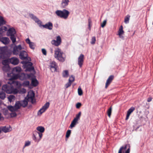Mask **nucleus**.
<instances>
[{"label":"nucleus","instance_id":"1","mask_svg":"<svg viewBox=\"0 0 153 153\" xmlns=\"http://www.w3.org/2000/svg\"><path fill=\"white\" fill-rule=\"evenodd\" d=\"M55 58L61 62H63L65 60V56L63 52L59 48H57L55 51Z\"/></svg>","mask_w":153,"mask_h":153},{"label":"nucleus","instance_id":"2","mask_svg":"<svg viewBox=\"0 0 153 153\" xmlns=\"http://www.w3.org/2000/svg\"><path fill=\"white\" fill-rule=\"evenodd\" d=\"M2 89L7 94L13 93L16 94L17 92L16 89L14 88L13 86L10 84H6L2 86Z\"/></svg>","mask_w":153,"mask_h":153},{"label":"nucleus","instance_id":"3","mask_svg":"<svg viewBox=\"0 0 153 153\" xmlns=\"http://www.w3.org/2000/svg\"><path fill=\"white\" fill-rule=\"evenodd\" d=\"M32 75H33L31 74H28L23 73L13 74V75L11 77V79H19L21 80H23L27 79H30Z\"/></svg>","mask_w":153,"mask_h":153},{"label":"nucleus","instance_id":"4","mask_svg":"<svg viewBox=\"0 0 153 153\" xmlns=\"http://www.w3.org/2000/svg\"><path fill=\"white\" fill-rule=\"evenodd\" d=\"M7 27L5 26L2 27L0 28V41L5 45L8 44L10 42L9 39L7 37L1 38V34L3 32L7 31Z\"/></svg>","mask_w":153,"mask_h":153},{"label":"nucleus","instance_id":"5","mask_svg":"<svg viewBox=\"0 0 153 153\" xmlns=\"http://www.w3.org/2000/svg\"><path fill=\"white\" fill-rule=\"evenodd\" d=\"M55 13L58 16L66 19L68 18L70 13L68 10L64 9L62 10H57L55 12Z\"/></svg>","mask_w":153,"mask_h":153},{"label":"nucleus","instance_id":"6","mask_svg":"<svg viewBox=\"0 0 153 153\" xmlns=\"http://www.w3.org/2000/svg\"><path fill=\"white\" fill-rule=\"evenodd\" d=\"M42 133H39L36 131H34L33 134V140L35 142L38 143L41 140L42 136Z\"/></svg>","mask_w":153,"mask_h":153},{"label":"nucleus","instance_id":"7","mask_svg":"<svg viewBox=\"0 0 153 153\" xmlns=\"http://www.w3.org/2000/svg\"><path fill=\"white\" fill-rule=\"evenodd\" d=\"M130 146L129 144H126L121 146L120 149L118 153H129Z\"/></svg>","mask_w":153,"mask_h":153},{"label":"nucleus","instance_id":"8","mask_svg":"<svg viewBox=\"0 0 153 153\" xmlns=\"http://www.w3.org/2000/svg\"><path fill=\"white\" fill-rule=\"evenodd\" d=\"M22 63L24 65V68H26V71H30L34 70V68L32 66V63L31 62L23 61Z\"/></svg>","mask_w":153,"mask_h":153},{"label":"nucleus","instance_id":"9","mask_svg":"<svg viewBox=\"0 0 153 153\" xmlns=\"http://www.w3.org/2000/svg\"><path fill=\"white\" fill-rule=\"evenodd\" d=\"M11 79V78L9 79V81L7 82L8 84H10L13 86H14L16 88L20 87L21 84L19 82L15 80V79Z\"/></svg>","mask_w":153,"mask_h":153},{"label":"nucleus","instance_id":"10","mask_svg":"<svg viewBox=\"0 0 153 153\" xmlns=\"http://www.w3.org/2000/svg\"><path fill=\"white\" fill-rule=\"evenodd\" d=\"M50 103L49 102H46L38 112V115H41L42 113L45 112L48 108L49 106Z\"/></svg>","mask_w":153,"mask_h":153},{"label":"nucleus","instance_id":"11","mask_svg":"<svg viewBox=\"0 0 153 153\" xmlns=\"http://www.w3.org/2000/svg\"><path fill=\"white\" fill-rule=\"evenodd\" d=\"M34 96L35 94L33 91L29 92L27 95L28 101H30L32 103H35V100H34Z\"/></svg>","mask_w":153,"mask_h":153},{"label":"nucleus","instance_id":"12","mask_svg":"<svg viewBox=\"0 0 153 153\" xmlns=\"http://www.w3.org/2000/svg\"><path fill=\"white\" fill-rule=\"evenodd\" d=\"M62 42L61 37L59 36L56 37V40H53L51 42V43L53 45L56 46H58L60 45Z\"/></svg>","mask_w":153,"mask_h":153},{"label":"nucleus","instance_id":"13","mask_svg":"<svg viewBox=\"0 0 153 153\" xmlns=\"http://www.w3.org/2000/svg\"><path fill=\"white\" fill-rule=\"evenodd\" d=\"M22 49V48L20 45L18 46H16L13 48V53L14 55H18L21 51Z\"/></svg>","mask_w":153,"mask_h":153},{"label":"nucleus","instance_id":"14","mask_svg":"<svg viewBox=\"0 0 153 153\" xmlns=\"http://www.w3.org/2000/svg\"><path fill=\"white\" fill-rule=\"evenodd\" d=\"M84 56L82 54H81L78 58V63L80 68L82 67L84 62Z\"/></svg>","mask_w":153,"mask_h":153},{"label":"nucleus","instance_id":"15","mask_svg":"<svg viewBox=\"0 0 153 153\" xmlns=\"http://www.w3.org/2000/svg\"><path fill=\"white\" fill-rule=\"evenodd\" d=\"M50 69L52 72L56 71L57 65L54 61H53L50 64Z\"/></svg>","mask_w":153,"mask_h":153},{"label":"nucleus","instance_id":"16","mask_svg":"<svg viewBox=\"0 0 153 153\" xmlns=\"http://www.w3.org/2000/svg\"><path fill=\"white\" fill-rule=\"evenodd\" d=\"M27 52L24 51H21L19 55V57L22 60H24L27 58Z\"/></svg>","mask_w":153,"mask_h":153},{"label":"nucleus","instance_id":"17","mask_svg":"<svg viewBox=\"0 0 153 153\" xmlns=\"http://www.w3.org/2000/svg\"><path fill=\"white\" fill-rule=\"evenodd\" d=\"M9 61L10 62V63L14 65H17L19 62V59L15 57H12L10 59Z\"/></svg>","mask_w":153,"mask_h":153},{"label":"nucleus","instance_id":"18","mask_svg":"<svg viewBox=\"0 0 153 153\" xmlns=\"http://www.w3.org/2000/svg\"><path fill=\"white\" fill-rule=\"evenodd\" d=\"M114 78V76L113 75H111L110 76L106 81V83H105V88H107L110 85V83L112 81L113 79Z\"/></svg>","mask_w":153,"mask_h":153},{"label":"nucleus","instance_id":"19","mask_svg":"<svg viewBox=\"0 0 153 153\" xmlns=\"http://www.w3.org/2000/svg\"><path fill=\"white\" fill-rule=\"evenodd\" d=\"M16 33V31L15 29L12 28H10L7 32V36H10L15 35Z\"/></svg>","mask_w":153,"mask_h":153},{"label":"nucleus","instance_id":"20","mask_svg":"<svg viewBox=\"0 0 153 153\" xmlns=\"http://www.w3.org/2000/svg\"><path fill=\"white\" fill-rule=\"evenodd\" d=\"M42 26L44 28L51 30L53 28V24L51 22H49L45 25H42Z\"/></svg>","mask_w":153,"mask_h":153},{"label":"nucleus","instance_id":"21","mask_svg":"<svg viewBox=\"0 0 153 153\" xmlns=\"http://www.w3.org/2000/svg\"><path fill=\"white\" fill-rule=\"evenodd\" d=\"M22 70L21 68L19 66H17L13 68L12 72L13 73H16L19 74Z\"/></svg>","mask_w":153,"mask_h":153},{"label":"nucleus","instance_id":"22","mask_svg":"<svg viewBox=\"0 0 153 153\" xmlns=\"http://www.w3.org/2000/svg\"><path fill=\"white\" fill-rule=\"evenodd\" d=\"M9 62V61L7 59L4 60L2 61V63L3 65H5L2 68L3 71H5V68H9L8 65Z\"/></svg>","mask_w":153,"mask_h":153},{"label":"nucleus","instance_id":"23","mask_svg":"<svg viewBox=\"0 0 153 153\" xmlns=\"http://www.w3.org/2000/svg\"><path fill=\"white\" fill-rule=\"evenodd\" d=\"M135 108L134 107H131L129 110L128 111L126 116V120H127L128 119L129 117L131 114V113L133 112Z\"/></svg>","mask_w":153,"mask_h":153},{"label":"nucleus","instance_id":"24","mask_svg":"<svg viewBox=\"0 0 153 153\" xmlns=\"http://www.w3.org/2000/svg\"><path fill=\"white\" fill-rule=\"evenodd\" d=\"M69 2L68 0H62L61 3L62 7L63 8L65 7L68 5Z\"/></svg>","mask_w":153,"mask_h":153},{"label":"nucleus","instance_id":"25","mask_svg":"<svg viewBox=\"0 0 153 153\" xmlns=\"http://www.w3.org/2000/svg\"><path fill=\"white\" fill-rule=\"evenodd\" d=\"M78 121L74 119L71 123L70 127L72 128L75 127V126L78 123Z\"/></svg>","mask_w":153,"mask_h":153},{"label":"nucleus","instance_id":"26","mask_svg":"<svg viewBox=\"0 0 153 153\" xmlns=\"http://www.w3.org/2000/svg\"><path fill=\"white\" fill-rule=\"evenodd\" d=\"M21 106L23 107H26L28 104L27 101L25 100H24L23 101H19Z\"/></svg>","mask_w":153,"mask_h":153},{"label":"nucleus","instance_id":"27","mask_svg":"<svg viewBox=\"0 0 153 153\" xmlns=\"http://www.w3.org/2000/svg\"><path fill=\"white\" fill-rule=\"evenodd\" d=\"M36 130L39 132V133H43L45 130L43 127L42 126H39L36 128Z\"/></svg>","mask_w":153,"mask_h":153},{"label":"nucleus","instance_id":"28","mask_svg":"<svg viewBox=\"0 0 153 153\" xmlns=\"http://www.w3.org/2000/svg\"><path fill=\"white\" fill-rule=\"evenodd\" d=\"M62 76L64 78H67L69 75V73L68 70H66L64 71L62 73Z\"/></svg>","mask_w":153,"mask_h":153},{"label":"nucleus","instance_id":"29","mask_svg":"<svg viewBox=\"0 0 153 153\" xmlns=\"http://www.w3.org/2000/svg\"><path fill=\"white\" fill-rule=\"evenodd\" d=\"M31 84L33 86H36L38 85V82L36 79H33L32 80Z\"/></svg>","mask_w":153,"mask_h":153},{"label":"nucleus","instance_id":"30","mask_svg":"<svg viewBox=\"0 0 153 153\" xmlns=\"http://www.w3.org/2000/svg\"><path fill=\"white\" fill-rule=\"evenodd\" d=\"M14 106L17 110L20 108L21 106L19 101H17L16 102Z\"/></svg>","mask_w":153,"mask_h":153},{"label":"nucleus","instance_id":"31","mask_svg":"<svg viewBox=\"0 0 153 153\" xmlns=\"http://www.w3.org/2000/svg\"><path fill=\"white\" fill-rule=\"evenodd\" d=\"M2 131L4 133H7L10 131V129L9 128L6 127V126L2 127Z\"/></svg>","mask_w":153,"mask_h":153},{"label":"nucleus","instance_id":"32","mask_svg":"<svg viewBox=\"0 0 153 153\" xmlns=\"http://www.w3.org/2000/svg\"><path fill=\"white\" fill-rule=\"evenodd\" d=\"M8 109L12 112H13L17 110L16 109V108L14 106H9L8 107Z\"/></svg>","mask_w":153,"mask_h":153},{"label":"nucleus","instance_id":"33","mask_svg":"<svg viewBox=\"0 0 153 153\" xmlns=\"http://www.w3.org/2000/svg\"><path fill=\"white\" fill-rule=\"evenodd\" d=\"M8 100L10 102L13 101L15 99V97L13 95H10L8 97Z\"/></svg>","mask_w":153,"mask_h":153},{"label":"nucleus","instance_id":"34","mask_svg":"<svg viewBox=\"0 0 153 153\" xmlns=\"http://www.w3.org/2000/svg\"><path fill=\"white\" fill-rule=\"evenodd\" d=\"M130 16L129 15H127L125 17L124 19V22L126 24H127L129 23V20Z\"/></svg>","mask_w":153,"mask_h":153},{"label":"nucleus","instance_id":"35","mask_svg":"<svg viewBox=\"0 0 153 153\" xmlns=\"http://www.w3.org/2000/svg\"><path fill=\"white\" fill-rule=\"evenodd\" d=\"M5 94L4 92L2 91L0 93V98L4 100L5 98Z\"/></svg>","mask_w":153,"mask_h":153},{"label":"nucleus","instance_id":"36","mask_svg":"<svg viewBox=\"0 0 153 153\" xmlns=\"http://www.w3.org/2000/svg\"><path fill=\"white\" fill-rule=\"evenodd\" d=\"M123 33L124 31L123 30V26L121 25L119 29L118 35H122L123 34Z\"/></svg>","mask_w":153,"mask_h":153},{"label":"nucleus","instance_id":"37","mask_svg":"<svg viewBox=\"0 0 153 153\" xmlns=\"http://www.w3.org/2000/svg\"><path fill=\"white\" fill-rule=\"evenodd\" d=\"M6 52V50L4 47H0V55L4 54Z\"/></svg>","mask_w":153,"mask_h":153},{"label":"nucleus","instance_id":"38","mask_svg":"<svg viewBox=\"0 0 153 153\" xmlns=\"http://www.w3.org/2000/svg\"><path fill=\"white\" fill-rule=\"evenodd\" d=\"M81 115V111L79 112L76 115V117L74 118V119L78 121L80 119V117Z\"/></svg>","mask_w":153,"mask_h":153},{"label":"nucleus","instance_id":"39","mask_svg":"<svg viewBox=\"0 0 153 153\" xmlns=\"http://www.w3.org/2000/svg\"><path fill=\"white\" fill-rule=\"evenodd\" d=\"M5 24V21L4 20L3 17L0 16V26H1Z\"/></svg>","mask_w":153,"mask_h":153},{"label":"nucleus","instance_id":"40","mask_svg":"<svg viewBox=\"0 0 153 153\" xmlns=\"http://www.w3.org/2000/svg\"><path fill=\"white\" fill-rule=\"evenodd\" d=\"M111 111H112V107L111 106L108 110L107 111V113L108 116L110 117H111Z\"/></svg>","mask_w":153,"mask_h":153},{"label":"nucleus","instance_id":"41","mask_svg":"<svg viewBox=\"0 0 153 153\" xmlns=\"http://www.w3.org/2000/svg\"><path fill=\"white\" fill-rule=\"evenodd\" d=\"M10 38L12 42L14 43L16 42V38L15 36V35L10 36Z\"/></svg>","mask_w":153,"mask_h":153},{"label":"nucleus","instance_id":"42","mask_svg":"<svg viewBox=\"0 0 153 153\" xmlns=\"http://www.w3.org/2000/svg\"><path fill=\"white\" fill-rule=\"evenodd\" d=\"M30 84V82L28 81H24L22 83V85L24 86H27Z\"/></svg>","mask_w":153,"mask_h":153},{"label":"nucleus","instance_id":"43","mask_svg":"<svg viewBox=\"0 0 153 153\" xmlns=\"http://www.w3.org/2000/svg\"><path fill=\"white\" fill-rule=\"evenodd\" d=\"M75 80V78L74 76L72 75L70 76L68 79V81L72 83Z\"/></svg>","mask_w":153,"mask_h":153},{"label":"nucleus","instance_id":"44","mask_svg":"<svg viewBox=\"0 0 153 153\" xmlns=\"http://www.w3.org/2000/svg\"><path fill=\"white\" fill-rule=\"evenodd\" d=\"M96 38L95 36L93 37L91 39V44L94 45L95 44L96 42Z\"/></svg>","mask_w":153,"mask_h":153},{"label":"nucleus","instance_id":"45","mask_svg":"<svg viewBox=\"0 0 153 153\" xmlns=\"http://www.w3.org/2000/svg\"><path fill=\"white\" fill-rule=\"evenodd\" d=\"M88 28L90 30H91V26L92 21L90 18L88 19Z\"/></svg>","mask_w":153,"mask_h":153},{"label":"nucleus","instance_id":"46","mask_svg":"<svg viewBox=\"0 0 153 153\" xmlns=\"http://www.w3.org/2000/svg\"><path fill=\"white\" fill-rule=\"evenodd\" d=\"M78 92L79 95L81 96L82 94V91L80 87L78 88Z\"/></svg>","mask_w":153,"mask_h":153},{"label":"nucleus","instance_id":"47","mask_svg":"<svg viewBox=\"0 0 153 153\" xmlns=\"http://www.w3.org/2000/svg\"><path fill=\"white\" fill-rule=\"evenodd\" d=\"M71 130H68L67 131L66 135V138H68L69 137L71 133Z\"/></svg>","mask_w":153,"mask_h":153},{"label":"nucleus","instance_id":"48","mask_svg":"<svg viewBox=\"0 0 153 153\" xmlns=\"http://www.w3.org/2000/svg\"><path fill=\"white\" fill-rule=\"evenodd\" d=\"M72 83L68 81V82L65 85V87L66 88H67L71 85Z\"/></svg>","mask_w":153,"mask_h":153},{"label":"nucleus","instance_id":"49","mask_svg":"<svg viewBox=\"0 0 153 153\" xmlns=\"http://www.w3.org/2000/svg\"><path fill=\"white\" fill-rule=\"evenodd\" d=\"M29 46L30 48L33 49H34L35 48V46L34 43L33 42H32L30 43L29 44Z\"/></svg>","mask_w":153,"mask_h":153},{"label":"nucleus","instance_id":"50","mask_svg":"<svg viewBox=\"0 0 153 153\" xmlns=\"http://www.w3.org/2000/svg\"><path fill=\"white\" fill-rule=\"evenodd\" d=\"M30 144V142L29 141H26L25 143L24 147L29 146Z\"/></svg>","mask_w":153,"mask_h":153},{"label":"nucleus","instance_id":"51","mask_svg":"<svg viewBox=\"0 0 153 153\" xmlns=\"http://www.w3.org/2000/svg\"><path fill=\"white\" fill-rule=\"evenodd\" d=\"M106 20H104L102 23L101 24V26L102 27H103L106 25Z\"/></svg>","mask_w":153,"mask_h":153},{"label":"nucleus","instance_id":"52","mask_svg":"<svg viewBox=\"0 0 153 153\" xmlns=\"http://www.w3.org/2000/svg\"><path fill=\"white\" fill-rule=\"evenodd\" d=\"M82 104L81 103L78 102L76 104V107L77 108H79L81 106Z\"/></svg>","mask_w":153,"mask_h":153},{"label":"nucleus","instance_id":"53","mask_svg":"<svg viewBox=\"0 0 153 153\" xmlns=\"http://www.w3.org/2000/svg\"><path fill=\"white\" fill-rule=\"evenodd\" d=\"M10 115L11 117H15L16 116L17 114L15 112H13L10 114Z\"/></svg>","mask_w":153,"mask_h":153},{"label":"nucleus","instance_id":"54","mask_svg":"<svg viewBox=\"0 0 153 153\" xmlns=\"http://www.w3.org/2000/svg\"><path fill=\"white\" fill-rule=\"evenodd\" d=\"M42 53L45 55H46V51L45 49H42Z\"/></svg>","mask_w":153,"mask_h":153},{"label":"nucleus","instance_id":"55","mask_svg":"<svg viewBox=\"0 0 153 153\" xmlns=\"http://www.w3.org/2000/svg\"><path fill=\"white\" fill-rule=\"evenodd\" d=\"M26 42L27 44H29L30 43L32 42L30 41V40L29 38H28L26 39Z\"/></svg>","mask_w":153,"mask_h":153},{"label":"nucleus","instance_id":"56","mask_svg":"<svg viewBox=\"0 0 153 153\" xmlns=\"http://www.w3.org/2000/svg\"><path fill=\"white\" fill-rule=\"evenodd\" d=\"M30 16L32 19H35V18L36 17V16H34V15L33 14H30Z\"/></svg>","mask_w":153,"mask_h":153},{"label":"nucleus","instance_id":"57","mask_svg":"<svg viewBox=\"0 0 153 153\" xmlns=\"http://www.w3.org/2000/svg\"><path fill=\"white\" fill-rule=\"evenodd\" d=\"M37 23L39 25L40 27L42 26V25H41L42 22L39 20Z\"/></svg>","mask_w":153,"mask_h":153},{"label":"nucleus","instance_id":"58","mask_svg":"<svg viewBox=\"0 0 153 153\" xmlns=\"http://www.w3.org/2000/svg\"><path fill=\"white\" fill-rule=\"evenodd\" d=\"M4 119L3 117L1 116V114L0 113V120H3Z\"/></svg>","mask_w":153,"mask_h":153},{"label":"nucleus","instance_id":"59","mask_svg":"<svg viewBox=\"0 0 153 153\" xmlns=\"http://www.w3.org/2000/svg\"><path fill=\"white\" fill-rule=\"evenodd\" d=\"M152 98L151 97H149L148 98L147 101L148 102H150L152 101Z\"/></svg>","mask_w":153,"mask_h":153},{"label":"nucleus","instance_id":"60","mask_svg":"<svg viewBox=\"0 0 153 153\" xmlns=\"http://www.w3.org/2000/svg\"><path fill=\"white\" fill-rule=\"evenodd\" d=\"M33 20L35 21L36 22H37L39 20V19H38L36 17Z\"/></svg>","mask_w":153,"mask_h":153},{"label":"nucleus","instance_id":"61","mask_svg":"<svg viewBox=\"0 0 153 153\" xmlns=\"http://www.w3.org/2000/svg\"><path fill=\"white\" fill-rule=\"evenodd\" d=\"M119 36L120 38L122 39H123L124 37L122 36V35H119Z\"/></svg>","mask_w":153,"mask_h":153},{"label":"nucleus","instance_id":"62","mask_svg":"<svg viewBox=\"0 0 153 153\" xmlns=\"http://www.w3.org/2000/svg\"><path fill=\"white\" fill-rule=\"evenodd\" d=\"M2 131V127H0V133H1Z\"/></svg>","mask_w":153,"mask_h":153},{"label":"nucleus","instance_id":"63","mask_svg":"<svg viewBox=\"0 0 153 153\" xmlns=\"http://www.w3.org/2000/svg\"><path fill=\"white\" fill-rule=\"evenodd\" d=\"M51 53H53V50L51 48Z\"/></svg>","mask_w":153,"mask_h":153},{"label":"nucleus","instance_id":"64","mask_svg":"<svg viewBox=\"0 0 153 153\" xmlns=\"http://www.w3.org/2000/svg\"><path fill=\"white\" fill-rule=\"evenodd\" d=\"M1 82H0V87H1Z\"/></svg>","mask_w":153,"mask_h":153}]
</instances>
